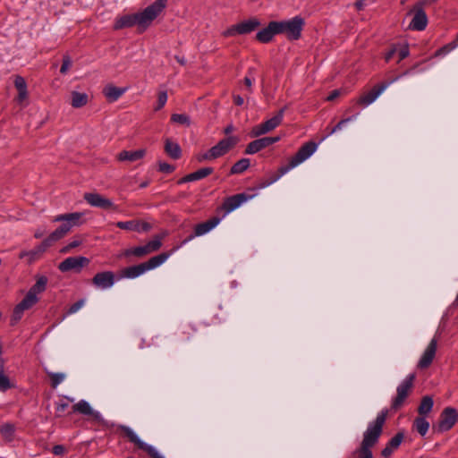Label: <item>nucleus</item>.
Listing matches in <instances>:
<instances>
[{"mask_svg": "<svg viewBox=\"0 0 458 458\" xmlns=\"http://www.w3.org/2000/svg\"><path fill=\"white\" fill-rule=\"evenodd\" d=\"M167 0H156L140 13L118 17L114 24L115 30L138 26L140 32L146 30L152 21L163 12Z\"/></svg>", "mask_w": 458, "mask_h": 458, "instance_id": "1", "label": "nucleus"}, {"mask_svg": "<svg viewBox=\"0 0 458 458\" xmlns=\"http://www.w3.org/2000/svg\"><path fill=\"white\" fill-rule=\"evenodd\" d=\"M386 417V410L377 414L376 420L369 424L366 431L363 433V439L360 447L348 458H373L371 448L378 442Z\"/></svg>", "mask_w": 458, "mask_h": 458, "instance_id": "2", "label": "nucleus"}, {"mask_svg": "<svg viewBox=\"0 0 458 458\" xmlns=\"http://www.w3.org/2000/svg\"><path fill=\"white\" fill-rule=\"evenodd\" d=\"M317 147L318 145L314 141H308L303 144L296 154L289 160V163L286 165L279 167L276 174H272L269 178L263 181L260 183L259 188H265L272 184L288 171L308 159L316 151Z\"/></svg>", "mask_w": 458, "mask_h": 458, "instance_id": "3", "label": "nucleus"}, {"mask_svg": "<svg viewBox=\"0 0 458 458\" xmlns=\"http://www.w3.org/2000/svg\"><path fill=\"white\" fill-rule=\"evenodd\" d=\"M81 217L82 213L80 212L62 214L55 216L53 218V222H61L62 224L45 239V245H47L48 242L54 243L64 238L73 226L80 225L81 224Z\"/></svg>", "mask_w": 458, "mask_h": 458, "instance_id": "4", "label": "nucleus"}, {"mask_svg": "<svg viewBox=\"0 0 458 458\" xmlns=\"http://www.w3.org/2000/svg\"><path fill=\"white\" fill-rule=\"evenodd\" d=\"M169 257V254L163 252L159 255L152 257L148 261L139 265L131 266L122 270L121 276L126 278H135L144 274L146 271L154 269L163 264Z\"/></svg>", "mask_w": 458, "mask_h": 458, "instance_id": "5", "label": "nucleus"}, {"mask_svg": "<svg viewBox=\"0 0 458 458\" xmlns=\"http://www.w3.org/2000/svg\"><path fill=\"white\" fill-rule=\"evenodd\" d=\"M278 34H284L289 40H297L301 38L304 26V20L301 16H295L288 21H276Z\"/></svg>", "mask_w": 458, "mask_h": 458, "instance_id": "6", "label": "nucleus"}, {"mask_svg": "<svg viewBox=\"0 0 458 458\" xmlns=\"http://www.w3.org/2000/svg\"><path fill=\"white\" fill-rule=\"evenodd\" d=\"M415 378H416L415 374H410L397 386V389H396L397 394L393 399L392 404H391L392 410L397 411L403 405L405 400L411 393Z\"/></svg>", "mask_w": 458, "mask_h": 458, "instance_id": "7", "label": "nucleus"}, {"mask_svg": "<svg viewBox=\"0 0 458 458\" xmlns=\"http://www.w3.org/2000/svg\"><path fill=\"white\" fill-rule=\"evenodd\" d=\"M119 429L139 449L145 451L151 458H164L156 448L141 441L133 430L125 425H120Z\"/></svg>", "mask_w": 458, "mask_h": 458, "instance_id": "8", "label": "nucleus"}, {"mask_svg": "<svg viewBox=\"0 0 458 458\" xmlns=\"http://www.w3.org/2000/svg\"><path fill=\"white\" fill-rule=\"evenodd\" d=\"M285 109V106L281 108L275 116L254 126L250 131L251 136L259 137L276 129L282 123Z\"/></svg>", "mask_w": 458, "mask_h": 458, "instance_id": "9", "label": "nucleus"}, {"mask_svg": "<svg viewBox=\"0 0 458 458\" xmlns=\"http://www.w3.org/2000/svg\"><path fill=\"white\" fill-rule=\"evenodd\" d=\"M458 420V411L453 407L445 408L440 413L437 425L434 427L437 432L450 430Z\"/></svg>", "mask_w": 458, "mask_h": 458, "instance_id": "10", "label": "nucleus"}, {"mask_svg": "<svg viewBox=\"0 0 458 458\" xmlns=\"http://www.w3.org/2000/svg\"><path fill=\"white\" fill-rule=\"evenodd\" d=\"M260 26L258 19L252 18L248 21L237 23L228 28L225 32V37H233L235 35H245L254 31Z\"/></svg>", "mask_w": 458, "mask_h": 458, "instance_id": "11", "label": "nucleus"}, {"mask_svg": "<svg viewBox=\"0 0 458 458\" xmlns=\"http://www.w3.org/2000/svg\"><path fill=\"white\" fill-rule=\"evenodd\" d=\"M89 264V259L82 256L69 257L58 265V269L63 272H81L84 267Z\"/></svg>", "mask_w": 458, "mask_h": 458, "instance_id": "12", "label": "nucleus"}, {"mask_svg": "<svg viewBox=\"0 0 458 458\" xmlns=\"http://www.w3.org/2000/svg\"><path fill=\"white\" fill-rule=\"evenodd\" d=\"M84 199L92 207L99 208L105 210L117 211L118 207L112 200L96 192H86L83 196Z\"/></svg>", "mask_w": 458, "mask_h": 458, "instance_id": "13", "label": "nucleus"}, {"mask_svg": "<svg viewBox=\"0 0 458 458\" xmlns=\"http://www.w3.org/2000/svg\"><path fill=\"white\" fill-rule=\"evenodd\" d=\"M73 412H78L83 415L91 416L92 419L97 421L102 427H108V422L103 419L101 414L94 411L89 403L85 400H81L72 406Z\"/></svg>", "mask_w": 458, "mask_h": 458, "instance_id": "14", "label": "nucleus"}, {"mask_svg": "<svg viewBox=\"0 0 458 458\" xmlns=\"http://www.w3.org/2000/svg\"><path fill=\"white\" fill-rule=\"evenodd\" d=\"M38 299L37 296H33L32 293H27L25 297L21 302H19L13 309L12 315V324L17 323L23 316L25 310L30 309L33 305L38 302Z\"/></svg>", "mask_w": 458, "mask_h": 458, "instance_id": "15", "label": "nucleus"}, {"mask_svg": "<svg viewBox=\"0 0 458 458\" xmlns=\"http://www.w3.org/2000/svg\"><path fill=\"white\" fill-rule=\"evenodd\" d=\"M397 78L393 79L390 81L381 82L376 86H374L369 91L365 92L362 94L359 99L357 100V103L361 106H369L372 102H374L377 98Z\"/></svg>", "mask_w": 458, "mask_h": 458, "instance_id": "16", "label": "nucleus"}, {"mask_svg": "<svg viewBox=\"0 0 458 458\" xmlns=\"http://www.w3.org/2000/svg\"><path fill=\"white\" fill-rule=\"evenodd\" d=\"M238 143V139L234 136H229L218 141L216 145L211 148V156L220 157L226 154Z\"/></svg>", "mask_w": 458, "mask_h": 458, "instance_id": "17", "label": "nucleus"}, {"mask_svg": "<svg viewBox=\"0 0 458 458\" xmlns=\"http://www.w3.org/2000/svg\"><path fill=\"white\" fill-rule=\"evenodd\" d=\"M279 137H264L250 142L245 149V154L252 155L277 142Z\"/></svg>", "mask_w": 458, "mask_h": 458, "instance_id": "18", "label": "nucleus"}, {"mask_svg": "<svg viewBox=\"0 0 458 458\" xmlns=\"http://www.w3.org/2000/svg\"><path fill=\"white\" fill-rule=\"evenodd\" d=\"M251 198L252 195H248L246 193H238L230 196L224 200L221 208L225 210V213H230Z\"/></svg>", "mask_w": 458, "mask_h": 458, "instance_id": "19", "label": "nucleus"}, {"mask_svg": "<svg viewBox=\"0 0 458 458\" xmlns=\"http://www.w3.org/2000/svg\"><path fill=\"white\" fill-rule=\"evenodd\" d=\"M437 348V341L436 338H433L429 342L428 345L427 346L426 350L424 351L422 356L420 357L418 362L419 369H428L431 365L436 355Z\"/></svg>", "mask_w": 458, "mask_h": 458, "instance_id": "20", "label": "nucleus"}, {"mask_svg": "<svg viewBox=\"0 0 458 458\" xmlns=\"http://www.w3.org/2000/svg\"><path fill=\"white\" fill-rule=\"evenodd\" d=\"M220 220V217L213 216L206 222L198 224L194 228V233L191 234L187 239H185L183 241V243L192 240L196 236H200L208 233L210 230H212L219 224Z\"/></svg>", "mask_w": 458, "mask_h": 458, "instance_id": "21", "label": "nucleus"}, {"mask_svg": "<svg viewBox=\"0 0 458 458\" xmlns=\"http://www.w3.org/2000/svg\"><path fill=\"white\" fill-rule=\"evenodd\" d=\"M91 281L96 287L107 289L114 284V274L112 271L97 273Z\"/></svg>", "mask_w": 458, "mask_h": 458, "instance_id": "22", "label": "nucleus"}, {"mask_svg": "<svg viewBox=\"0 0 458 458\" xmlns=\"http://www.w3.org/2000/svg\"><path fill=\"white\" fill-rule=\"evenodd\" d=\"M428 25V16L421 6L415 7L414 16L409 25V28L413 30H424Z\"/></svg>", "mask_w": 458, "mask_h": 458, "instance_id": "23", "label": "nucleus"}, {"mask_svg": "<svg viewBox=\"0 0 458 458\" xmlns=\"http://www.w3.org/2000/svg\"><path fill=\"white\" fill-rule=\"evenodd\" d=\"M276 21H270L268 25L256 34V39L261 43L270 42L275 35L278 34Z\"/></svg>", "mask_w": 458, "mask_h": 458, "instance_id": "24", "label": "nucleus"}, {"mask_svg": "<svg viewBox=\"0 0 458 458\" xmlns=\"http://www.w3.org/2000/svg\"><path fill=\"white\" fill-rule=\"evenodd\" d=\"M126 91L124 88H119L114 84H107L103 88L102 93L109 103L118 100Z\"/></svg>", "mask_w": 458, "mask_h": 458, "instance_id": "25", "label": "nucleus"}, {"mask_svg": "<svg viewBox=\"0 0 458 458\" xmlns=\"http://www.w3.org/2000/svg\"><path fill=\"white\" fill-rule=\"evenodd\" d=\"M146 155V149L140 148L133 151L123 150L117 155V159L119 161H128V162H135L140 159H142Z\"/></svg>", "mask_w": 458, "mask_h": 458, "instance_id": "26", "label": "nucleus"}, {"mask_svg": "<svg viewBox=\"0 0 458 458\" xmlns=\"http://www.w3.org/2000/svg\"><path fill=\"white\" fill-rule=\"evenodd\" d=\"M89 95L78 91H72L71 93V105L74 108H81L86 106L89 102Z\"/></svg>", "mask_w": 458, "mask_h": 458, "instance_id": "27", "label": "nucleus"}, {"mask_svg": "<svg viewBox=\"0 0 458 458\" xmlns=\"http://www.w3.org/2000/svg\"><path fill=\"white\" fill-rule=\"evenodd\" d=\"M165 151L174 159H178L181 157L182 150L179 144L172 141L170 139L165 140Z\"/></svg>", "mask_w": 458, "mask_h": 458, "instance_id": "28", "label": "nucleus"}, {"mask_svg": "<svg viewBox=\"0 0 458 458\" xmlns=\"http://www.w3.org/2000/svg\"><path fill=\"white\" fill-rule=\"evenodd\" d=\"M433 404L434 402L431 396H423L418 407V413L420 415V417L428 415L432 411Z\"/></svg>", "mask_w": 458, "mask_h": 458, "instance_id": "29", "label": "nucleus"}, {"mask_svg": "<svg viewBox=\"0 0 458 458\" xmlns=\"http://www.w3.org/2000/svg\"><path fill=\"white\" fill-rule=\"evenodd\" d=\"M52 245L53 243L51 242H48L47 244L45 245V240H43L39 245H38L36 248L29 251V261L32 262L35 259H38Z\"/></svg>", "mask_w": 458, "mask_h": 458, "instance_id": "30", "label": "nucleus"}, {"mask_svg": "<svg viewBox=\"0 0 458 458\" xmlns=\"http://www.w3.org/2000/svg\"><path fill=\"white\" fill-rule=\"evenodd\" d=\"M413 428L420 436L424 437L428 431L429 423L424 417L420 416L413 420Z\"/></svg>", "mask_w": 458, "mask_h": 458, "instance_id": "31", "label": "nucleus"}, {"mask_svg": "<svg viewBox=\"0 0 458 458\" xmlns=\"http://www.w3.org/2000/svg\"><path fill=\"white\" fill-rule=\"evenodd\" d=\"M47 284V278L44 276L38 278L36 284L32 285V287L29 290L28 293H32L33 296H37V294L43 293L46 290Z\"/></svg>", "mask_w": 458, "mask_h": 458, "instance_id": "32", "label": "nucleus"}, {"mask_svg": "<svg viewBox=\"0 0 458 458\" xmlns=\"http://www.w3.org/2000/svg\"><path fill=\"white\" fill-rule=\"evenodd\" d=\"M250 166V159L248 158H242L239 161H237L230 170L231 174H242L244 171L248 169Z\"/></svg>", "mask_w": 458, "mask_h": 458, "instance_id": "33", "label": "nucleus"}, {"mask_svg": "<svg viewBox=\"0 0 458 458\" xmlns=\"http://www.w3.org/2000/svg\"><path fill=\"white\" fill-rule=\"evenodd\" d=\"M15 426L12 423H4L0 427V433L7 441H12L14 437Z\"/></svg>", "mask_w": 458, "mask_h": 458, "instance_id": "34", "label": "nucleus"}, {"mask_svg": "<svg viewBox=\"0 0 458 458\" xmlns=\"http://www.w3.org/2000/svg\"><path fill=\"white\" fill-rule=\"evenodd\" d=\"M116 226L123 230L140 232V223L137 220L120 221L116 223Z\"/></svg>", "mask_w": 458, "mask_h": 458, "instance_id": "35", "label": "nucleus"}, {"mask_svg": "<svg viewBox=\"0 0 458 458\" xmlns=\"http://www.w3.org/2000/svg\"><path fill=\"white\" fill-rule=\"evenodd\" d=\"M457 46H458V41L456 39H454L452 42H450V43L445 45L444 47H440L439 49H437L435 52L434 56L437 57V56L445 55L448 54L449 52H451L452 50H454Z\"/></svg>", "mask_w": 458, "mask_h": 458, "instance_id": "36", "label": "nucleus"}, {"mask_svg": "<svg viewBox=\"0 0 458 458\" xmlns=\"http://www.w3.org/2000/svg\"><path fill=\"white\" fill-rule=\"evenodd\" d=\"M164 238V235L162 234H157L154 236V238L149 241L147 245L149 248V250L152 252H155L158 250L162 246V240Z\"/></svg>", "mask_w": 458, "mask_h": 458, "instance_id": "37", "label": "nucleus"}, {"mask_svg": "<svg viewBox=\"0 0 458 458\" xmlns=\"http://www.w3.org/2000/svg\"><path fill=\"white\" fill-rule=\"evenodd\" d=\"M164 238V235L162 234H157L154 236V238L149 241L147 245L149 248V250L152 252H155L158 250L162 246V240Z\"/></svg>", "mask_w": 458, "mask_h": 458, "instance_id": "38", "label": "nucleus"}, {"mask_svg": "<svg viewBox=\"0 0 458 458\" xmlns=\"http://www.w3.org/2000/svg\"><path fill=\"white\" fill-rule=\"evenodd\" d=\"M404 434L403 432L396 433L386 444L390 448L396 450L399 448L400 445L403 441Z\"/></svg>", "mask_w": 458, "mask_h": 458, "instance_id": "39", "label": "nucleus"}, {"mask_svg": "<svg viewBox=\"0 0 458 458\" xmlns=\"http://www.w3.org/2000/svg\"><path fill=\"white\" fill-rule=\"evenodd\" d=\"M171 121L180 124H185L189 126L191 124L190 117L184 114H174L171 116Z\"/></svg>", "mask_w": 458, "mask_h": 458, "instance_id": "40", "label": "nucleus"}, {"mask_svg": "<svg viewBox=\"0 0 458 458\" xmlns=\"http://www.w3.org/2000/svg\"><path fill=\"white\" fill-rule=\"evenodd\" d=\"M47 375L51 379V386L53 388H55L65 377L64 373L48 372Z\"/></svg>", "mask_w": 458, "mask_h": 458, "instance_id": "41", "label": "nucleus"}, {"mask_svg": "<svg viewBox=\"0 0 458 458\" xmlns=\"http://www.w3.org/2000/svg\"><path fill=\"white\" fill-rule=\"evenodd\" d=\"M124 255L125 256L133 255V256L139 257V258L146 256L142 246H138V247H134L132 249H128L124 251Z\"/></svg>", "mask_w": 458, "mask_h": 458, "instance_id": "42", "label": "nucleus"}, {"mask_svg": "<svg viewBox=\"0 0 458 458\" xmlns=\"http://www.w3.org/2000/svg\"><path fill=\"white\" fill-rule=\"evenodd\" d=\"M255 72V68H250L248 70V75L244 78L243 82L248 89L249 92H252V81H254L253 74Z\"/></svg>", "mask_w": 458, "mask_h": 458, "instance_id": "43", "label": "nucleus"}, {"mask_svg": "<svg viewBox=\"0 0 458 458\" xmlns=\"http://www.w3.org/2000/svg\"><path fill=\"white\" fill-rule=\"evenodd\" d=\"M12 387L11 382L7 376L3 372H0V391H6Z\"/></svg>", "mask_w": 458, "mask_h": 458, "instance_id": "44", "label": "nucleus"}, {"mask_svg": "<svg viewBox=\"0 0 458 458\" xmlns=\"http://www.w3.org/2000/svg\"><path fill=\"white\" fill-rule=\"evenodd\" d=\"M81 244V240L74 239L71 242H69L66 246L63 247L60 250V253L65 254L71 251L72 249L79 247Z\"/></svg>", "mask_w": 458, "mask_h": 458, "instance_id": "45", "label": "nucleus"}, {"mask_svg": "<svg viewBox=\"0 0 458 458\" xmlns=\"http://www.w3.org/2000/svg\"><path fill=\"white\" fill-rule=\"evenodd\" d=\"M214 172L212 167H203L197 171H195L196 176L198 180L203 179L208 175H210Z\"/></svg>", "mask_w": 458, "mask_h": 458, "instance_id": "46", "label": "nucleus"}, {"mask_svg": "<svg viewBox=\"0 0 458 458\" xmlns=\"http://www.w3.org/2000/svg\"><path fill=\"white\" fill-rule=\"evenodd\" d=\"M166 101H167V93H166V91H160L158 93L157 105L155 107V110L156 111L160 110L165 105Z\"/></svg>", "mask_w": 458, "mask_h": 458, "instance_id": "47", "label": "nucleus"}, {"mask_svg": "<svg viewBox=\"0 0 458 458\" xmlns=\"http://www.w3.org/2000/svg\"><path fill=\"white\" fill-rule=\"evenodd\" d=\"M72 66V60L71 57L67 55H64L63 57V64L60 68V72L62 74H65L70 67Z\"/></svg>", "mask_w": 458, "mask_h": 458, "instance_id": "48", "label": "nucleus"}, {"mask_svg": "<svg viewBox=\"0 0 458 458\" xmlns=\"http://www.w3.org/2000/svg\"><path fill=\"white\" fill-rule=\"evenodd\" d=\"M14 86L18 91L26 90L27 84L23 77L17 75L14 80Z\"/></svg>", "mask_w": 458, "mask_h": 458, "instance_id": "49", "label": "nucleus"}, {"mask_svg": "<svg viewBox=\"0 0 458 458\" xmlns=\"http://www.w3.org/2000/svg\"><path fill=\"white\" fill-rule=\"evenodd\" d=\"M158 171L164 174H171L174 171V166L165 162H159Z\"/></svg>", "mask_w": 458, "mask_h": 458, "instance_id": "50", "label": "nucleus"}, {"mask_svg": "<svg viewBox=\"0 0 458 458\" xmlns=\"http://www.w3.org/2000/svg\"><path fill=\"white\" fill-rule=\"evenodd\" d=\"M355 117H356V115H353V116L341 120L335 127H333L330 130L329 134H333V133L336 132L337 131L341 130L345 123L353 120Z\"/></svg>", "mask_w": 458, "mask_h": 458, "instance_id": "51", "label": "nucleus"}, {"mask_svg": "<svg viewBox=\"0 0 458 458\" xmlns=\"http://www.w3.org/2000/svg\"><path fill=\"white\" fill-rule=\"evenodd\" d=\"M84 305V300H79L74 302L68 310L69 314H73L77 312L82 306Z\"/></svg>", "mask_w": 458, "mask_h": 458, "instance_id": "52", "label": "nucleus"}, {"mask_svg": "<svg viewBox=\"0 0 458 458\" xmlns=\"http://www.w3.org/2000/svg\"><path fill=\"white\" fill-rule=\"evenodd\" d=\"M196 329L193 328L191 325H186L185 327H182V334L183 335V339L184 340H189L190 339V335L192 331H195Z\"/></svg>", "mask_w": 458, "mask_h": 458, "instance_id": "53", "label": "nucleus"}, {"mask_svg": "<svg viewBox=\"0 0 458 458\" xmlns=\"http://www.w3.org/2000/svg\"><path fill=\"white\" fill-rule=\"evenodd\" d=\"M69 406V403L68 402H64V401H60L59 403H56V412L61 414L62 412H64Z\"/></svg>", "mask_w": 458, "mask_h": 458, "instance_id": "54", "label": "nucleus"}, {"mask_svg": "<svg viewBox=\"0 0 458 458\" xmlns=\"http://www.w3.org/2000/svg\"><path fill=\"white\" fill-rule=\"evenodd\" d=\"M409 54H410V51H409L408 46L406 45V46L403 47L399 50V53H398V55H399L398 62H400V61L403 60L404 58H406L409 55Z\"/></svg>", "mask_w": 458, "mask_h": 458, "instance_id": "55", "label": "nucleus"}, {"mask_svg": "<svg viewBox=\"0 0 458 458\" xmlns=\"http://www.w3.org/2000/svg\"><path fill=\"white\" fill-rule=\"evenodd\" d=\"M53 454L55 455H62L65 453V447L62 445H56L53 447Z\"/></svg>", "mask_w": 458, "mask_h": 458, "instance_id": "56", "label": "nucleus"}, {"mask_svg": "<svg viewBox=\"0 0 458 458\" xmlns=\"http://www.w3.org/2000/svg\"><path fill=\"white\" fill-rule=\"evenodd\" d=\"M394 450L390 448L387 445L385 446V448L381 451V455L384 457V458H389L393 452Z\"/></svg>", "mask_w": 458, "mask_h": 458, "instance_id": "57", "label": "nucleus"}, {"mask_svg": "<svg viewBox=\"0 0 458 458\" xmlns=\"http://www.w3.org/2000/svg\"><path fill=\"white\" fill-rule=\"evenodd\" d=\"M340 95H341V90L340 89H335L327 97V101H333L336 98H338Z\"/></svg>", "mask_w": 458, "mask_h": 458, "instance_id": "58", "label": "nucleus"}, {"mask_svg": "<svg viewBox=\"0 0 458 458\" xmlns=\"http://www.w3.org/2000/svg\"><path fill=\"white\" fill-rule=\"evenodd\" d=\"M27 98H28V90L27 89L26 90L18 91L17 101L19 103H21Z\"/></svg>", "mask_w": 458, "mask_h": 458, "instance_id": "59", "label": "nucleus"}, {"mask_svg": "<svg viewBox=\"0 0 458 458\" xmlns=\"http://www.w3.org/2000/svg\"><path fill=\"white\" fill-rule=\"evenodd\" d=\"M233 103L236 106H242L244 103L243 98L241 97L240 95H233Z\"/></svg>", "mask_w": 458, "mask_h": 458, "instance_id": "60", "label": "nucleus"}, {"mask_svg": "<svg viewBox=\"0 0 458 458\" xmlns=\"http://www.w3.org/2000/svg\"><path fill=\"white\" fill-rule=\"evenodd\" d=\"M396 53V48L395 47H393L392 49H390L385 55V59L386 62H389L393 56L394 55V54Z\"/></svg>", "mask_w": 458, "mask_h": 458, "instance_id": "61", "label": "nucleus"}, {"mask_svg": "<svg viewBox=\"0 0 458 458\" xmlns=\"http://www.w3.org/2000/svg\"><path fill=\"white\" fill-rule=\"evenodd\" d=\"M354 6L358 11L363 10L365 7V0H358L355 2Z\"/></svg>", "mask_w": 458, "mask_h": 458, "instance_id": "62", "label": "nucleus"}, {"mask_svg": "<svg viewBox=\"0 0 458 458\" xmlns=\"http://www.w3.org/2000/svg\"><path fill=\"white\" fill-rule=\"evenodd\" d=\"M216 157H214L213 156H211V148L207 152L205 153L201 158H199V160H210V159H216Z\"/></svg>", "mask_w": 458, "mask_h": 458, "instance_id": "63", "label": "nucleus"}, {"mask_svg": "<svg viewBox=\"0 0 458 458\" xmlns=\"http://www.w3.org/2000/svg\"><path fill=\"white\" fill-rule=\"evenodd\" d=\"M44 233H45V230L37 229L35 231L34 237L36 239H39V238H41L44 235Z\"/></svg>", "mask_w": 458, "mask_h": 458, "instance_id": "64", "label": "nucleus"}]
</instances>
